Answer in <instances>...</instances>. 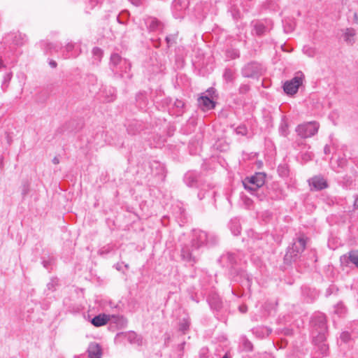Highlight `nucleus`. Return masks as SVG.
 <instances>
[{
	"instance_id": "36",
	"label": "nucleus",
	"mask_w": 358,
	"mask_h": 358,
	"mask_svg": "<svg viewBox=\"0 0 358 358\" xmlns=\"http://www.w3.org/2000/svg\"><path fill=\"white\" fill-rule=\"evenodd\" d=\"M207 350L206 349H202L200 352V357L201 358H208L206 356Z\"/></svg>"
},
{
	"instance_id": "4",
	"label": "nucleus",
	"mask_w": 358,
	"mask_h": 358,
	"mask_svg": "<svg viewBox=\"0 0 358 358\" xmlns=\"http://www.w3.org/2000/svg\"><path fill=\"white\" fill-rule=\"evenodd\" d=\"M306 245V239L303 235L299 236L296 241L292 244L291 248L288 250L285 255V261H292L293 257H296L299 254L301 253Z\"/></svg>"
},
{
	"instance_id": "48",
	"label": "nucleus",
	"mask_w": 358,
	"mask_h": 358,
	"mask_svg": "<svg viewBox=\"0 0 358 358\" xmlns=\"http://www.w3.org/2000/svg\"><path fill=\"white\" fill-rule=\"evenodd\" d=\"M43 265L45 267H47V264L45 262H43Z\"/></svg>"
},
{
	"instance_id": "22",
	"label": "nucleus",
	"mask_w": 358,
	"mask_h": 358,
	"mask_svg": "<svg viewBox=\"0 0 358 358\" xmlns=\"http://www.w3.org/2000/svg\"><path fill=\"white\" fill-rule=\"evenodd\" d=\"M189 327V321L188 319L182 320L179 324V330L182 331L183 334L186 332V331Z\"/></svg>"
},
{
	"instance_id": "1",
	"label": "nucleus",
	"mask_w": 358,
	"mask_h": 358,
	"mask_svg": "<svg viewBox=\"0 0 358 358\" xmlns=\"http://www.w3.org/2000/svg\"><path fill=\"white\" fill-rule=\"evenodd\" d=\"M217 242V237L212 233L202 230H194L193 238L189 245H185L181 249L182 259L189 263L194 264L196 259L193 252L203 245H213Z\"/></svg>"
},
{
	"instance_id": "2",
	"label": "nucleus",
	"mask_w": 358,
	"mask_h": 358,
	"mask_svg": "<svg viewBox=\"0 0 358 358\" xmlns=\"http://www.w3.org/2000/svg\"><path fill=\"white\" fill-rule=\"evenodd\" d=\"M110 68L115 74L123 76L122 73H127L131 68L130 63L122 58L117 53H113L110 56Z\"/></svg>"
},
{
	"instance_id": "8",
	"label": "nucleus",
	"mask_w": 358,
	"mask_h": 358,
	"mask_svg": "<svg viewBox=\"0 0 358 358\" xmlns=\"http://www.w3.org/2000/svg\"><path fill=\"white\" fill-rule=\"evenodd\" d=\"M261 66L257 62L246 64L242 69V74L246 78H255L260 74Z\"/></svg>"
},
{
	"instance_id": "33",
	"label": "nucleus",
	"mask_w": 358,
	"mask_h": 358,
	"mask_svg": "<svg viewBox=\"0 0 358 358\" xmlns=\"http://www.w3.org/2000/svg\"><path fill=\"white\" fill-rule=\"evenodd\" d=\"M226 257L231 264L236 263L235 257L233 254H227Z\"/></svg>"
},
{
	"instance_id": "14",
	"label": "nucleus",
	"mask_w": 358,
	"mask_h": 358,
	"mask_svg": "<svg viewBox=\"0 0 358 358\" xmlns=\"http://www.w3.org/2000/svg\"><path fill=\"white\" fill-rule=\"evenodd\" d=\"M125 338L131 344L141 345L142 344L141 338L134 331L128 332L125 334Z\"/></svg>"
},
{
	"instance_id": "29",
	"label": "nucleus",
	"mask_w": 358,
	"mask_h": 358,
	"mask_svg": "<svg viewBox=\"0 0 358 358\" xmlns=\"http://www.w3.org/2000/svg\"><path fill=\"white\" fill-rule=\"evenodd\" d=\"M341 339L345 342L347 343L350 340V334L348 331H344L341 334Z\"/></svg>"
},
{
	"instance_id": "50",
	"label": "nucleus",
	"mask_w": 358,
	"mask_h": 358,
	"mask_svg": "<svg viewBox=\"0 0 358 358\" xmlns=\"http://www.w3.org/2000/svg\"><path fill=\"white\" fill-rule=\"evenodd\" d=\"M113 101V98L108 99V101Z\"/></svg>"
},
{
	"instance_id": "24",
	"label": "nucleus",
	"mask_w": 358,
	"mask_h": 358,
	"mask_svg": "<svg viewBox=\"0 0 358 358\" xmlns=\"http://www.w3.org/2000/svg\"><path fill=\"white\" fill-rule=\"evenodd\" d=\"M92 53L96 59L100 61L102 57L103 52L102 50L99 48H94L92 50Z\"/></svg>"
},
{
	"instance_id": "18",
	"label": "nucleus",
	"mask_w": 358,
	"mask_h": 358,
	"mask_svg": "<svg viewBox=\"0 0 358 358\" xmlns=\"http://www.w3.org/2000/svg\"><path fill=\"white\" fill-rule=\"evenodd\" d=\"M230 229L234 236H238L241 234V227L238 222L232 221L230 224Z\"/></svg>"
},
{
	"instance_id": "31",
	"label": "nucleus",
	"mask_w": 358,
	"mask_h": 358,
	"mask_svg": "<svg viewBox=\"0 0 358 358\" xmlns=\"http://www.w3.org/2000/svg\"><path fill=\"white\" fill-rule=\"evenodd\" d=\"M252 194L255 195V196H257V198L260 200V201H262L265 196L264 194H263V192L262 190L260 189V191L259 192V194H257L256 192H250Z\"/></svg>"
},
{
	"instance_id": "30",
	"label": "nucleus",
	"mask_w": 358,
	"mask_h": 358,
	"mask_svg": "<svg viewBox=\"0 0 358 358\" xmlns=\"http://www.w3.org/2000/svg\"><path fill=\"white\" fill-rule=\"evenodd\" d=\"M57 285V280L52 279L50 282L48 283L47 287L49 290L53 291L55 289V287Z\"/></svg>"
},
{
	"instance_id": "21",
	"label": "nucleus",
	"mask_w": 358,
	"mask_h": 358,
	"mask_svg": "<svg viewBox=\"0 0 358 358\" xmlns=\"http://www.w3.org/2000/svg\"><path fill=\"white\" fill-rule=\"evenodd\" d=\"M255 30L257 35L261 36L266 31L267 28L262 23H257L255 25Z\"/></svg>"
},
{
	"instance_id": "5",
	"label": "nucleus",
	"mask_w": 358,
	"mask_h": 358,
	"mask_svg": "<svg viewBox=\"0 0 358 358\" xmlns=\"http://www.w3.org/2000/svg\"><path fill=\"white\" fill-rule=\"evenodd\" d=\"M320 125L316 122H309L300 124L296 128L297 134L303 138H307L315 136L319 129Z\"/></svg>"
},
{
	"instance_id": "20",
	"label": "nucleus",
	"mask_w": 358,
	"mask_h": 358,
	"mask_svg": "<svg viewBox=\"0 0 358 358\" xmlns=\"http://www.w3.org/2000/svg\"><path fill=\"white\" fill-rule=\"evenodd\" d=\"M234 73L231 69H225L224 75H223L224 79L227 82H232L234 79Z\"/></svg>"
},
{
	"instance_id": "7",
	"label": "nucleus",
	"mask_w": 358,
	"mask_h": 358,
	"mask_svg": "<svg viewBox=\"0 0 358 358\" xmlns=\"http://www.w3.org/2000/svg\"><path fill=\"white\" fill-rule=\"evenodd\" d=\"M304 79V75L302 72L296 73L294 77L289 81L285 83L283 89L287 94H296L299 87L302 85Z\"/></svg>"
},
{
	"instance_id": "10",
	"label": "nucleus",
	"mask_w": 358,
	"mask_h": 358,
	"mask_svg": "<svg viewBox=\"0 0 358 358\" xmlns=\"http://www.w3.org/2000/svg\"><path fill=\"white\" fill-rule=\"evenodd\" d=\"M309 182L310 185L315 190H322L327 187V181L320 176H315Z\"/></svg>"
},
{
	"instance_id": "13",
	"label": "nucleus",
	"mask_w": 358,
	"mask_h": 358,
	"mask_svg": "<svg viewBox=\"0 0 358 358\" xmlns=\"http://www.w3.org/2000/svg\"><path fill=\"white\" fill-rule=\"evenodd\" d=\"M109 318L106 315H99L92 318L91 322L95 327H101L107 323Z\"/></svg>"
},
{
	"instance_id": "43",
	"label": "nucleus",
	"mask_w": 358,
	"mask_h": 358,
	"mask_svg": "<svg viewBox=\"0 0 358 358\" xmlns=\"http://www.w3.org/2000/svg\"><path fill=\"white\" fill-rule=\"evenodd\" d=\"M5 67L3 60L0 58V69Z\"/></svg>"
},
{
	"instance_id": "35",
	"label": "nucleus",
	"mask_w": 358,
	"mask_h": 358,
	"mask_svg": "<svg viewBox=\"0 0 358 358\" xmlns=\"http://www.w3.org/2000/svg\"><path fill=\"white\" fill-rule=\"evenodd\" d=\"M324 153L325 155H329L331 153V148L329 145H326L324 148Z\"/></svg>"
},
{
	"instance_id": "11",
	"label": "nucleus",
	"mask_w": 358,
	"mask_h": 358,
	"mask_svg": "<svg viewBox=\"0 0 358 358\" xmlns=\"http://www.w3.org/2000/svg\"><path fill=\"white\" fill-rule=\"evenodd\" d=\"M199 106L203 110H210L215 107V103L207 96H201L198 100Z\"/></svg>"
},
{
	"instance_id": "6",
	"label": "nucleus",
	"mask_w": 358,
	"mask_h": 358,
	"mask_svg": "<svg viewBox=\"0 0 358 358\" xmlns=\"http://www.w3.org/2000/svg\"><path fill=\"white\" fill-rule=\"evenodd\" d=\"M313 324L317 327L318 334L315 337V341L320 340L321 341H325V332L327 331V320L326 316L324 314L319 313L314 316L312 320Z\"/></svg>"
},
{
	"instance_id": "15",
	"label": "nucleus",
	"mask_w": 358,
	"mask_h": 358,
	"mask_svg": "<svg viewBox=\"0 0 358 358\" xmlns=\"http://www.w3.org/2000/svg\"><path fill=\"white\" fill-rule=\"evenodd\" d=\"M185 182L189 187H194L197 182V176L195 173L188 172L185 176Z\"/></svg>"
},
{
	"instance_id": "19",
	"label": "nucleus",
	"mask_w": 358,
	"mask_h": 358,
	"mask_svg": "<svg viewBox=\"0 0 358 358\" xmlns=\"http://www.w3.org/2000/svg\"><path fill=\"white\" fill-rule=\"evenodd\" d=\"M346 310L345 306L342 303H338L334 306V313L338 316H342L345 314Z\"/></svg>"
},
{
	"instance_id": "42",
	"label": "nucleus",
	"mask_w": 358,
	"mask_h": 358,
	"mask_svg": "<svg viewBox=\"0 0 358 358\" xmlns=\"http://www.w3.org/2000/svg\"><path fill=\"white\" fill-rule=\"evenodd\" d=\"M354 21L356 23H358V17H357V14L356 13L354 14Z\"/></svg>"
},
{
	"instance_id": "3",
	"label": "nucleus",
	"mask_w": 358,
	"mask_h": 358,
	"mask_svg": "<svg viewBox=\"0 0 358 358\" xmlns=\"http://www.w3.org/2000/svg\"><path fill=\"white\" fill-rule=\"evenodd\" d=\"M266 175L263 173H256L250 178H245L243 182V186L248 192H256L259 194L260 188L265 183Z\"/></svg>"
},
{
	"instance_id": "47",
	"label": "nucleus",
	"mask_w": 358,
	"mask_h": 358,
	"mask_svg": "<svg viewBox=\"0 0 358 358\" xmlns=\"http://www.w3.org/2000/svg\"><path fill=\"white\" fill-rule=\"evenodd\" d=\"M251 203V201L250 199H248V201L246 203L247 205H249Z\"/></svg>"
},
{
	"instance_id": "39",
	"label": "nucleus",
	"mask_w": 358,
	"mask_h": 358,
	"mask_svg": "<svg viewBox=\"0 0 358 358\" xmlns=\"http://www.w3.org/2000/svg\"><path fill=\"white\" fill-rule=\"evenodd\" d=\"M52 162H53V164H58L59 163V158H58V157H55L53 158V159H52Z\"/></svg>"
},
{
	"instance_id": "51",
	"label": "nucleus",
	"mask_w": 358,
	"mask_h": 358,
	"mask_svg": "<svg viewBox=\"0 0 358 358\" xmlns=\"http://www.w3.org/2000/svg\"><path fill=\"white\" fill-rule=\"evenodd\" d=\"M27 194V192L24 190L23 191V194Z\"/></svg>"
},
{
	"instance_id": "26",
	"label": "nucleus",
	"mask_w": 358,
	"mask_h": 358,
	"mask_svg": "<svg viewBox=\"0 0 358 358\" xmlns=\"http://www.w3.org/2000/svg\"><path fill=\"white\" fill-rule=\"evenodd\" d=\"M324 341H321L320 340L315 341V338H314V342L315 343L316 345H320L319 348H320L323 354H324L328 350V347L325 343H324Z\"/></svg>"
},
{
	"instance_id": "44",
	"label": "nucleus",
	"mask_w": 358,
	"mask_h": 358,
	"mask_svg": "<svg viewBox=\"0 0 358 358\" xmlns=\"http://www.w3.org/2000/svg\"><path fill=\"white\" fill-rule=\"evenodd\" d=\"M355 206H356L357 208H358V198H357L355 201V203H354Z\"/></svg>"
},
{
	"instance_id": "12",
	"label": "nucleus",
	"mask_w": 358,
	"mask_h": 358,
	"mask_svg": "<svg viewBox=\"0 0 358 358\" xmlns=\"http://www.w3.org/2000/svg\"><path fill=\"white\" fill-rule=\"evenodd\" d=\"M355 34L356 31L353 28H346L343 31V39L346 43L352 44L355 42Z\"/></svg>"
},
{
	"instance_id": "45",
	"label": "nucleus",
	"mask_w": 358,
	"mask_h": 358,
	"mask_svg": "<svg viewBox=\"0 0 358 358\" xmlns=\"http://www.w3.org/2000/svg\"><path fill=\"white\" fill-rule=\"evenodd\" d=\"M240 310L241 312H245L246 311V308L245 307H240Z\"/></svg>"
},
{
	"instance_id": "28",
	"label": "nucleus",
	"mask_w": 358,
	"mask_h": 358,
	"mask_svg": "<svg viewBox=\"0 0 358 358\" xmlns=\"http://www.w3.org/2000/svg\"><path fill=\"white\" fill-rule=\"evenodd\" d=\"M303 52L307 55L308 57H313L315 55L314 49L310 47H304L303 49Z\"/></svg>"
},
{
	"instance_id": "16",
	"label": "nucleus",
	"mask_w": 358,
	"mask_h": 358,
	"mask_svg": "<svg viewBox=\"0 0 358 358\" xmlns=\"http://www.w3.org/2000/svg\"><path fill=\"white\" fill-rule=\"evenodd\" d=\"M21 36L18 34H10L5 38L4 43H9L12 41V43L16 45H22V43L20 41Z\"/></svg>"
},
{
	"instance_id": "40",
	"label": "nucleus",
	"mask_w": 358,
	"mask_h": 358,
	"mask_svg": "<svg viewBox=\"0 0 358 358\" xmlns=\"http://www.w3.org/2000/svg\"><path fill=\"white\" fill-rule=\"evenodd\" d=\"M166 41H167V43L169 44L173 41V38L171 36H167L166 38Z\"/></svg>"
},
{
	"instance_id": "46",
	"label": "nucleus",
	"mask_w": 358,
	"mask_h": 358,
	"mask_svg": "<svg viewBox=\"0 0 358 358\" xmlns=\"http://www.w3.org/2000/svg\"><path fill=\"white\" fill-rule=\"evenodd\" d=\"M115 266H116V268H117L118 271H120V264H117Z\"/></svg>"
},
{
	"instance_id": "9",
	"label": "nucleus",
	"mask_w": 358,
	"mask_h": 358,
	"mask_svg": "<svg viewBox=\"0 0 358 358\" xmlns=\"http://www.w3.org/2000/svg\"><path fill=\"white\" fill-rule=\"evenodd\" d=\"M87 353L89 358H101V347L95 342L90 343L87 348Z\"/></svg>"
},
{
	"instance_id": "23",
	"label": "nucleus",
	"mask_w": 358,
	"mask_h": 358,
	"mask_svg": "<svg viewBox=\"0 0 358 358\" xmlns=\"http://www.w3.org/2000/svg\"><path fill=\"white\" fill-rule=\"evenodd\" d=\"M242 344L243 346V348L246 351H250L252 349V343L245 338H242Z\"/></svg>"
},
{
	"instance_id": "34",
	"label": "nucleus",
	"mask_w": 358,
	"mask_h": 358,
	"mask_svg": "<svg viewBox=\"0 0 358 358\" xmlns=\"http://www.w3.org/2000/svg\"><path fill=\"white\" fill-rule=\"evenodd\" d=\"M238 57H239V53L238 51H236V50L231 51V55L230 56V57L231 59H236V58H238Z\"/></svg>"
},
{
	"instance_id": "38",
	"label": "nucleus",
	"mask_w": 358,
	"mask_h": 358,
	"mask_svg": "<svg viewBox=\"0 0 358 358\" xmlns=\"http://www.w3.org/2000/svg\"><path fill=\"white\" fill-rule=\"evenodd\" d=\"M49 64H50V66L52 68H56V67H57V62H56L55 61L51 60V61L49 62Z\"/></svg>"
},
{
	"instance_id": "27",
	"label": "nucleus",
	"mask_w": 358,
	"mask_h": 358,
	"mask_svg": "<svg viewBox=\"0 0 358 358\" xmlns=\"http://www.w3.org/2000/svg\"><path fill=\"white\" fill-rule=\"evenodd\" d=\"M236 132L238 134L244 136L247 134V128L244 125H240L236 129Z\"/></svg>"
},
{
	"instance_id": "32",
	"label": "nucleus",
	"mask_w": 358,
	"mask_h": 358,
	"mask_svg": "<svg viewBox=\"0 0 358 358\" xmlns=\"http://www.w3.org/2000/svg\"><path fill=\"white\" fill-rule=\"evenodd\" d=\"M284 30L285 32H292L294 30V27L292 24H285L284 26Z\"/></svg>"
},
{
	"instance_id": "17",
	"label": "nucleus",
	"mask_w": 358,
	"mask_h": 358,
	"mask_svg": "<svg viewBox=\"0 0 358 358\" xmlns=\"http://www.w3.org/2000/svg\"><path fill=\"white\" fill-rule=\"evenodd\" d=\"M350 262L358 268V250H351L348 252Z\"/></svg>"
},
{
	"instance_id": "37",
	"label": "nucleus",
	"mask_w": 358,
	"mask_h": 358,
	"mask_svg": "<svg viewBox=\"0 0 358 358\" xmlns=\"http://www.w3.org/2000/svg\"><path fill=\"white\" fill-rule=\"evenodd\" d=\"M73 48V45L71 43H69L66 46V49L67 51H71Z\"/></svg>"
},
{
	"instance_id": "25",
	"label": "nucleus",
	"mask_w": 358,
	"mask_h": 358,
	"mask_svg": "<svg viewBox=\"0 0 358 358\" xmlns=\"http://www.w3.org/2000/svg\"><path fill=\"white\" fill-rule=\"evenodd\" d=\"M12 73H8L3 76V80L2 81V88L7 87L8 83L11 80Z\"/></svg>"
},
{
	"instance_id": "49",
	"label": "nucleus",
	"mask_w": 358,
	"mask_h": 358,
	"mask_svg": "<svg viewBox=\"0 0 358 358\" xmlns=\"http://www.w3.org/2000/svg\"><path fill=\"white\" fill-rule=\"evenodd\" d=\"M198 196L199 197L200 199H201V194L200 193L198 194Z\"/></svg>"
},
{
	"instance_id": "52",
	"label": "nucleus",
	"mask_w": 358,
	"mask_h": 358,
	"mask_svg": "<svg viewBox=\"0 0 358 358\" xmlns=\"http://www.w3.org/2000/svg\"><path fill=\"white\" fill-rule=\"evenodd\" d=\"M223 358H225V357H223Z\"/></svg>"
},
{
	"instance_id": "41",
	"label": "nucleus",
	"mask_w": 358,
	"mask_h": 358,
	"mask_svg": "<svg viewBox=\"0 0 358 358\" xmlns=\"http://www.w3.org/2000/svg\"><path fill=\"white\" fill-rule=\"evenodd\" d=\"M108 252H109V249L105 250L104 248H101L100 250L101 254L108 253Z\"/></svg>"
}]
</instances>
